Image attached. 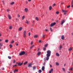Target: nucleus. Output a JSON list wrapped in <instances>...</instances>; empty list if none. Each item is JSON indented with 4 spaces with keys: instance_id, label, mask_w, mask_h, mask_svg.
<instances>
[{
    "instance_id": "nucleus-49",
    "label": "nucleus",
    "mask_w": 73,
    "mask_h": 73,
    "mask_svg": "<svg viewBox=\"0 0 73 73\" xmlns=\"http://www.w3.org/2000/svg\"><path fill=\"white\" fill-rule=\"evenodd\" d=\"M16 64H18V65H19V63H18L17 62H16Z\"/></svg>"
},
{
    "instance_id": "nucleus-23",
    "label": "nucleus",
    "mask_w": 73,
    "mask_h": 73,
    "mask_svg": "<svg viewBox=\"0 0 73 73\" xmlns=\"http://www.w3.org/2000/svg\"><path fill=\"white\" fill-rule=\"evenodd\" d=\"M25 23H26V24H29V22H28V20H26L25 22Z\"/></svg>"
},
{
    "instance_id": "nucleus-33",
    "label": "nucleus",
    "mask_w": 73,
    "mask_h": 73,
    "mask_svg": "<svg viewBox=\"0 0 73 73\" xmlns=\"http://www.w3.org/2000/svg\"><path fill=\"white\" fill-rule=\"evenodd\" d=\"M42 38H44L45 37V35H42Z\"/></svg>"
},
{
    "instance_id": "nucleus-44",
    "label": "nucleus",
    "mask_w": 73,
    "mask_h": 73,
    "mask_svg": "<svg viewBox=\"0 0 73 73\" xmlns=\"http://www.w3.org/2000/svg\"><path fill=\"white\" fill-rule=\"evenodd\" d=\"M12 26H10V27H9V29H12Z\"/></svg>"
},
{
    "instance_id": "nucleus-15",
    "label": "nucleus",
    "mask_w": 73,
    "mask_h": 73,
    "mask_svg": "<svg viewBox=\"0 0 73 73\" xmlns=\"http://www.w3.org/2000/svg\"><path fill=\"white\" fill-rule=\"evenodd\" d=\"M56 56H60V54H59L58 53H56Z\"/></svg>"
},
{
    "instance_id": "nucleus-32",
    "label": "nucleus",
    "mask_w": 73,
    "mask_h": 73,
    "mask_svg": "<svg viewBox=\"0 0 73 73\" xmlns=\"http://www.w3.org/2000/svg\"><path fill=\"white\" fill-rule=\"evenodd\" d=\"M62 70H63L64 71V72H65V68H62Z\"/></svg>"
},
{
    "instance_id": "nucleus-19",
    "label": "nucleus",
    "mask_w": 73,
    "mask_h": 73,
    "mask_svg": "<svg viewBox=\"0 0 73 73\" xmlns=\"http://www.w3.org/2000/svg\"><path fill=\"white\" fill-rule=\"evenodd\" d=\"M72 50V48H69V49H68V50L69 51H71V50Z\"/></svg>"
},
{
    "instance_id": "nucleus-24",
    "label": "nucleus",
    "mask_w": 73,
    "mask_h": 73,
    "mask_svg": "<svg viewBox=\"0 0 73 73\" xmlns=\"http://www.w3.org/2000/svg\"><path fill=\"white\" fill-rule=\"evenodd\" d=\"M21 30H22V27H21L19 28V31H21Z\"/></svg>"
},
{
    "instance_id": "nucleus-40",
    "label": "nucleus",
    "mask_w": 73,
    "mask_h": 73,
    "mask_svg": "<svg viewBox=\"0 0 73 73\" xmlns=\"http://www.w3.org/2000/svg\"><path fill=\"white\" fill-rule=\"evenodd\" d=\"M8 58H9V59H11V56H8Z\"/></svg>"
},
{
    "instance_id": "nucleus-8",
    "label": "nucleus",
    "mask_w": 73,
    "mask_h": 73,
    "mask_svg": "<svg viewBox=\"0 0 73 73\" xmlns=\"http://www.w3.org/2000/svg\"><path fill=\"white\" fill-rule=\"evenodd\" d=\"M25 12H27L28 11V8H25Z\"/></svg>"
},
{
    "instance_id": "nucleus-51",
    "label": "nucleus",
    "mask_w": 73,
    "mask_h": 73,
    "mask_svg": "<svg viewBox=\"0 0 73 73\" xmlns=\"http://www.w3.org/2000/svg\"><path fill=\"white\" fill-rule=\"evenodd\" d=\"M43 65H45V62H44L43 63Z\"/></svg>"
},
{
    "instance_id": "nucleus-53",
    "label": "nucleus",
    "mask_w": 73,
    "mask_h": 73,
    "mask_svg": "<svg viewBox=\"0 0 73 73\" xmlns=\"http://www.w3.org/2000/svg\"><path fill=\"white\" fill-rule=\"evenodd\" d=\"M49 73H52V72L51 71H49Z\"/></svg>"
},
{
    "instance_id": "nucleus-56",
    "label": "nucleus",
    "mask_w": 73,
    "mask_h": 73,
    "mask_svg": "<svg viewBox=\"0 0 73 73\" xmlns=\"http://www.w3.org/2000/svg\"><path fill=\"white\" fill-rule=\"evenodd\" d=\"M70 7V5H69L67 7V8H69Z\"/></svg>"
},
{
    "instance_id": "nucleus-17",
    "label": "nucleus",
    "mask_w": 73,
    "mask_h": 73,
    "mask_svg": "<svg viewBox=\"0 0 73 73\" xmlns=\"http://www.w3.org/2000/svg\"><path fill=\"white\" fill-rule=\"evenodd\" d=\"M17 71H18V70H15L13 72H14V73H15L16 72H17Z\"/></svg>"
},
{
    "instance_id": "nucleus-18",
    "label": "nucleus",
    "mask_w": 73,
    "mask_h": 73,
    "mask_svg": "<svg viewBox=\"0 0 73 73\" xmlns=\"http://www.w3.org/2000/svg\"><path fill=\"white\" fill-rule=\"evenodd\" d=\"M15 4V2H13L12 3H10V5H13Z\"/></svg>"
},
{
    "instance_id": "nucleus-30",
    "label": "nucleus",
    "mask_w": 73,
    "mask_h": 73,
    "mask_svg": "<svg viewBox=\"0 0 73 73\" xmlns=\"http://www.w3.org/2000/svg\"><path fill=\"white\" fill-rule=\"evenodd\" d=\"M3 46V44L0 43V47H1Z\"/></svg>"
},
{
    "instance_id": "nucleus-59",
    "label": "nucleus",
    "mask_w": 73,
    "mask_h": 73,
    "mask_svg": "<svg viewBox=\"0 0 73 73\" xmlns=\"http://www.w3.org/2000/svg\"><path fill=\"white\" fill-rule=\"evenodd\" d=\"M2 70H4V68H2Z\"/></svg>"
},
{
    "instance_id": "nucleus-29",
    "label": "nucleus",
    "mask_w": 73,
    "mask_h": 73,
    "mask_svg": "<svg viewBox=\"0 0 73 73\" xmlns=\"http://www.w3.org/2000/svg\"><path fill=\"white\" fill-rule=\"evenodd\" d=\"M36 68V67H35V66H33V70H35V69Z\"/></svg>"
},
{
    "instance_id": "nucleus-39",
    "label": "nucleus",
    "mask_w": 73,
    "mask_h": 73,
    "mask_svg": "<svg viewBox=\"0 0 73 73\" xmlns=\"http://www.w3.org/2000/svg\"><path fill=\"white\" fill-rule=\"evenodd\" d=\"M9 46H10V48H11L12 47V44H10L9 45Z\"/></svg>"
},
{
    "instance_id": "nucleus-16",
    "label": "nucleus",
    "mask_w": 73,
    "mask_h": 73,
    "mask_svg": "<svg viewBox=\"0 0 73 73\" xmlns=\"http://www.w3.org/2000/svg\"><path fill=\"white\" fill-rule=\"evenodd\" d=\"M37 37H38V35H35L34 36V38H37Z\"/></svg>"
},
{
    "instance_id": "nucleus-13",
    "label": "nucleus",
    "mask_w": 73,
    "mask_h": 73,
    "mask_svg": "<svg viewBox=\"0 0 73 73\" xmlns=\"http://www.w3.org/2000/svg\"><path fill=\"white\" fill-rule=\"evenodd\" d=\"M41 52H38L37 54V55H38V56H40V54H41Z\"/></svg>"
},
{
    "instance_id": "nucleus-7",
    "label": "nucleus",
    "mask_w": 73,
    "mask_h": 73,
    "mask_svg": "<svg viewBox=\"0 0 73 73\" xmlns=\"http://www.w3.org/2000/svg\"><path fill=\"white\" fill-rule=\"evenodd\" d=\"M64 22H65V21L64 20H62L61 21V22L60 23V24L61 25H62V24H63L64 23Z\"/></svg>"
},
{
    "instance_id": "nucleus-4",
    "label": "nucleus",
    "mask_w": 73,
    "mask_h": 73,
    "mask_svg": "<svg viewBox=\"0 0 73 73\" xmlns=\"http://www.w3.org/2000/svg\"><path fill=\"white\" fill-rule=\"evenodd\" d=\"M62 12H64V15H66V12H67L68 11L66 10H62Z\"/></svg>"
},
{
    "instance_id": "nucleus-43",
    "label": "nucleus",
    "mask_w": 73,
    "mask_h": 73,
    "mask_svg": "<svg viewBox=\"0 0 73 73\" xmlns=\"http://www.w3.org/2000/svg\"><path fill=\"white\" fill-rule=\"evenodd\" d=\"M33 46H34V45H33V46H31L30 48V49H32V48H33Z\"/></svg>"
},
{
    "instance_id": "nucleus-37",
    "label": "nucleus",
    "mask_w": 73,
    "mask_h": 73,
    "mask_svg": "<svg viewBox=\"0 0 73 73\" xmlns=\"http://www.w3.org/2000/svg\"><path fill=\"white\" fill-rule=\"evenodd\" d=\"M73 70V68H71L70 69H69V70Z\"/></svg>"
},
{
    "instance_id": "nucleus-45",
    "label": "nucleus",
    "mask_w": 73,
    "mask_h": 73,
    "mask_svg": "<svg viewBox=\"0 0 73 73\" xmlns=\"http://www.w3.org/2000/svg\"><path fill=\"white\" fill-rule=\"evenodd\" d=\"M53 69L51 68V69L50 71H51V72H52V71H53Z\"/></svg>"
},
{
    "instance_id": "nucleus-55",
    "label": "nucleus",
    "mask_w": 73,
    "mask_h": 73,
    "mask_svg": "<svg viewBox=\"0 0 73 73\" xmlns=\"http://www.w3.org/2000/svg\"><path fill=\"white\" fill-rule=\"evenodd\" d=\"M31 1V0H28V1L29 2H30V1Z\"/></svg>"
},
{
    "instance_id": "nucleus-2",
    "label": "nucleus",
    "mask_w": 73,
    "mask_h": 73,
    "mask_svg": "<svg viewBox=\"0 0 73 73\" xmlns=\"http://www.w3.org/2000/svg\"><path fill=\"white\" fill-rule=\"evenodd\" d=\"M26 33H27V31H24L23 32V37L24 38H25L27 37V35H26Z\"/></svg>"
},
{
    "instance_id": "nucleus-28",
    "label": "nucleus",
    "mask_w": 73,
    "mask_h": 73,
    "mask_svg": "<svg viewBox=\"0 0 73 73\" xmlns=\"http://www.w3.org/2000/svg\"><path fill=\"white\" fill-rule=\"evenodd\" d=\"M48 44H46L45 45H44V47H47L48 46Z\"/></svg>"
},
{
    "instance_id": "nucleus-10",
    "label": "nucleus",
    "mask_w": 73,
    "mask_h": 73,
    "mask_svg": "<svg viewBox=\"0 0 73 73\" xmlns=\"http://www.w3.org/2000/svg\"><path fill=\"white\" fill-rule=\"evenodd\" d=\"M8 17L9 19H11V15H8Z\"/></svg>"
},
{
    "instance_id": "nucleus-6",
    "label": "nucleus",
    "mask_w": 73,
    "mask_h": 73,
    "mask_svg": "<svg viewBox=\"0 0 73 73\" xmlns=\"http://www.w3.org/2000/svg\"><path fill=\"white\" fill-rule=\"evenodd\" d=\"M32 63H30L29 64L28 67L29 68H30L31 67H32Z\"/></svg>"
},
{
    "instance_id": "nucleus-9",
    "label": "nucleus",
    "mask_w": 73,
    "mask_h": 73,
    "mask_svg": "<svg viewBox=\"0 0 73 73\" xmlns=\"http://www.w3.org/2000/svg\"><path fill=\"white\" fill-rule=\"evenodd\" d=\"M61 38L62 40H64V35H62L61 37Z\"/></svg>"
},
{
    "instance_id": "nucleus-46",
    "label": "nucleus",
    "mask_w": 73,
    "mask_h": 73,
    "mask_svg": "<svg viewBox=\"0 0 73 73\" xmlns=\"http://www.w3.org/2000/svg\"><path fill=\"white\" fill-rule=\"evenodd\" d=\"M50 30L51 31V32H52V29L51 28H50Z\"/></svg>"
},
{
    "instance_id": "nucleus-63",
    "label": "nucleus",
    "mask_w": 73,
    "mask_h": 73,
    "mask_svg": "<svg viewBox=\"0 0 73 73\" xmlns=\"http://www.w3.org/2000/svg\"><path fill=\"white\" fill-rule=\"evenodd\" d=\"M39 42H41V40H39Z\"/></svg>"
},
{
    "instance_id": "nucleus-42",
    "label": "nucleus",
    "mask_w": 73,
    "mask_h": 73,
    "mask_svg": "<svg viewBox=\"0 0 73 73\" xmlns=\"http://www.w3.org/2000/svg\"><path fill=\"white\" fill-rule=\"evenodd\" d=\"M15 62H16V60H14L13 61V63L14 64L15 63Z\"/></svg>"
},
{
    "instance_id": "nucleus-41",
    "label": "nucleus",
    "mask_w": 73,
    "mask_h": 73,
    "mask_svg": "<svg viewBox=\"0 0 73 73\" xmlns=\"http://www.w3.org/2000/svg\"><path fill=\"white\" fill-rule=\"evenodd\" d=\"M56 14H57V15H58V14L59 13V12L58 11H57L56 12Z\"/></svg>"
},
{
    "instance_id": "nucleus-47",
    "label": "nucleus",
    "mask_w": 73,
    "mask_h": 73,
    "mask_svg": "<svg viewBox=\"0 0 73 73\" xmlns=\"http://www.w3.org/2000/svg\"><path fill=\"white\" fill-rule=\"evenodd\" d=\"M16 46H18L19 45V44L17 43H16Z\"/></svg>"
},
{
    "instance_id": "nucleus-25",
    "label": "nucleus",
    "mask_w": 73,
    "mask_h": 73,
    "mask_svg": "<svg viewBox=\"0 0 73 73\" xmlns=\"http://www.w3.org/2000/svg\"><path fill=\"white\" fill-rule=\"evenodd\" d=\"M14 43V40H12L11 42V44H13Z\"/></svg>"
},
{
    "instance_id": "nucleus-58",
    "label": "nucleus",
    "mask_w": 73,
    "mask_h": 73,
    "mask_svg": "<svg viewBox=\"0 0 73 73\" xmlns=\"http://www.w3.org/2000/svg\"><path fill=\"white\" fill-rule=\"evenodd\" d=\"M31 45H32V44H33V42H31Z\"/></svg>"
},
{
    "instance_id": "nucleus-36",
    "label": "nucleus",
    "mask_w": 73,
    "mask_h": 73,
    "mask_svg": "<svg viewBox=\"0 0 73 73\" xmlns=\"http://www.w3.org/2000/svg\"><path fill=\"white\" fill-rule=\"evenodd\" d=\"M56 5V4L55 3H54L53 5H52V7H54V6H55Z\"/></svg>"
},
{
    "instance_id": "nucleus-64",
    "label": "nucleus",
    "mask_w": 73,
    "mask_h": 73,
    "mask_svg": "<svg viewBox=\"0 0 73 73\" xmlns=\"http://www.w3.org/2000/svg\"><path fill=\"white\" fill-rule=\"evenodd\" d=\"M26 4H28V2L27 1H26Z\"/></svg>"
},
{
    "instance_id": "nucleus-31",
    "label": "nucleus",
    "mask_w": 73,
    "mask_h": 73,
    "mask_svg": "<svg viewBox=\"0 0 73 73\" xmlns=\"http://www.w3.org/2000/svg\"><path fill=\"white\" fill-rule=\"evenodd\" d=\"M43 50L45 51L46 50V48L44 47L43 48Z\"/></svg>"
},
{
    "instance_id": "nucleus-34",
    "label": "nucleus",
    "mask_w": 73,
    "mask_h": 73,
    "mask_svg": "<svg viewBox=\"0 0 73 73\" xmlns=\"http://www.w3.org/2000/svg\"><path fill=\"white\" fill-rule=\"evenodd\" d=\"M71 7H73V2L71 3Z\"/></svg>"
},
{
    "instance_id": "nucleus-22",
    "label": "nucleus",
    "mask_w": 73,
    "mask_h": 73,
    "mask_svg": "<svg viewBox=\"0 0 73 73\" xmlns=\"http://www.w3.org/2000/svg\"><path fill=\"white\" fill-rule=\"evenodd\" d=\"M28 63V62L26 61V62H25V63H24V65H26V64H27Z\"/></svg>"
},
{
    "instance_id": "nucleus-57",
    "label": "nucleus",
    "mask_w": 73,
    "mask_h": 73,
    "mask_svg": "<svg viewBox=\"0 0 73 73\" xmlns=\"http://www.w3.org/2000/svg\"><path fill=\"white\" fill-rule=\"evenodd\" d=\"M45 31H46V32H47V31H48V29H45Z\"/></svg>"
},
{
    "instance_id": "nucleus-52",
    "label": "nucleus",
    "mask_w": 73,
    "mask_h": 73,
    "mask_svg": "<svg viewBox=\"0 0 73 73\" xmlns=\"http://www.w3.org/2000/svg\"><path fill=\"white\" fill-rule=\"evenodd\" d=\"M28 35H29V36H31V34H30V33H29Z\"/></svg>"
},
{
    "instance_id": "nucleus-11",
    "label": "nucleus",
    "mask_w": 73,
    "mask_h": 73,
    "mask_svg": "<svg viewBox=\"0 0 73 73\" xmlns=\"http://www.w3.org/2000/svg\"><path fill=\"white\" fill-rule=\"evenodd\" d=\"M19 64H18V66H21L23 64V62H22L21 63L20 62H19Z\"/></svg>"
},
{
    "instance_id": "nucleus-50",
    "label": "nucleus",
    "mask_w": 73,
    "mask_h": 73,
    "mask_svg": "<svg viewBox=\"0 0 73 73\" xmlns=\"http://www.w3.org/2000/svg\"><path fill=\"white\" fill-rule=\"evenodd\" d=\"M20 17V15H18V17Z\"/></svg>"
},
{
    "instance_id": "nucleus-20",
    "label": "nucleus",
    "mask_w": 73,
    "mask_h": 73,
    "mask_svg": "<svg viewBox=\"0 0 73 73\" xmlns=\"http://www.w3.org/2000/svg\"><path fill=\"white\" fill-rule=\"evenodd\" d=\"M25 18V16H23L22 17V20H24V19Z\"/></svg>"
},
{
    "instance_id": "nucleus-61",
    "label": "nucleus",
    "mask_w": 73,
    "mask_h": 73,
    "mask_svg": "<svg viewBox=\"0 0 73 73\" xmlns=\"http://www.w3.org/2000/svg\"><path fill=\"white\" fill-rule=\"evenodd\" d=\"M61 4H62V5L64 4V3H61Z\"/></svg>"
},
{
    "instance_id": "nucleus-3",
    "label": "nucleus",
    "mask_w": 73,
    "mask_h": 73,
    "mask_svg": "<svg viewBox=\"0 0 73 73\" xmlns=\"http://www.w3.org/2000/svg\"><path fill=\"white\" fill-rule=\"evenodd\" d=\"M25 54V51H23L21 52L19 54V55L20 56H22V55H24Z\"/></svg>"
},
{
    "instance_id": "nucleus-26",
    "label": "nucleus",
    "mask_w": 73,
    "mask_h": 73,
    "mask_svg": "<svg viewBox=\"0 0 73 73\" xmlns=\"http://www.w3.org/2000/svg\"><path fill=\"white\" fill-rule=\"evenodd\" d=\"M35 19L37 20V21H38L39 20V19L37 17H36Z\"/></svg>"
},
{
    "instance_id": "nucleus-48",
    "label": "nucleus",
    "mask_w": 73,
    "mask_h": 73,
    "mask_svg": "<svg viewBox=\"0 0 73 73\" xmlns=\"http://www.w3.org/2000/svg\"><path fill=\"white\" fill-rule=\"evenodd\" d=\"M17 66V65L15 64V65L13 66V67L14 68L15 66Z\"/></svg>"
},
{
    "instance_id": "nucleus-54",
    "label": "nucleus",
    "mask_w": 73,
    "mask_h": 73,
    "mask_svg": "<svg viewBox=\"0 0 73 73\" xmlns=\"http://www.w3.org/2000/svg\"><path fill=\"white\" fill-rule=\"evenodd\" d=\"M9 11H10L8 9H7V12H9Z\"/></svg>"
},
{
    "instance_id": "nucleus-1",
    "label": "nucleus",
    "mask_w": 73,
    "mask_h": 73,
    "mask_svg": "<svg viewBox=\"0 0 73 73\" xmlns=\"http://www.w3.org/2000/svg\"><path fill=\"white\" fill-rule=\"evenodd\" d=\"M47 54H46V57L44 58V61H46V60L48 61V60H49V57H50V54H51V51L50 50H47Z\"/></svg>"
},
{
    "instance_id": "nucleus-21",
    "label": "nucleus",
    "mask_w": 73,
    "mask_h": 73,
    "mask_svg": "<svg viewBox=\"0 0 73 73\" xmlns=\"http://www.w3.org/2000/svg\"><path fill=\"white\" fill-rule=\"evenodd\" d=\"M56 65H59V63L57 62H56Z\"/></svg>"
},
{
    "instance_id": "nucleus-5",
    "label": "nucleus",
    "mask_w": 73,
    "mask_h": 73,
    "mask_svg": "<svg viewBox=\"0 0 73 73\" xmlns=\"http://www.w3.org/2000/svg\"><path fill=\"white\" fill-rule=\"evenodd\" d=\"M56 23L54 22V23H52L51 25H50V27H53V26H54V25H56Z\"/></svg>"
},
{
    "instance_id": "nucleus-60",
    "label": "nucleus",
    "mask_w": 73,
    "mask_h": 73,
    "mask_svg": "<svg viewBox=\"0 0 73 73\" xmlns=\"http://www.w3.org/2000/svg\"><path fill=\"white\" fill-rule=\"evenodd\" d=\"M66 65V64H64V66H65Z\"/></svg>"
},
{
    "instance_id": "nucleus-62",
    "label": "nucleus",
    "mask_w": 73,
    "mask_h": 73,
    "mask_svg": "<svg viewBox=\"0 0 73 73\" xmlns=\"http://www.w3.org/2000/svg\"><path fill=\"white\" fill-rule=\"evenodd\" d=\"M2 2L3 3H4V1H2Z\"/></svg>"
},
{
    "instance_id": "nucleus-38",
    "label": "nucleus",
    "mask_w": 73,
    "mask_h": 73,
    "mask_svg": "<svg viewBox=\"0 0 73 73\" xmlns=\"http://www.w3.org/2000/svg\"><path fill=\"white\" fill-rule=\"evenodd\" d=\"M8 42V40H5V42Z\"/></svg>"
},
{
    "instance_id": "nucleus-27",
    "label": "nucleus",
    "mask_w": 73,
    "mask_h": 73,
    "mask_svg": "<svg viewBox=\"0 0 73 73\" xmlns=\"http://www.w3.org/2000/svg\"><path fill=\"white\" fill-rule=\"evenodd\" d=\"M38 72L39 73H41V72H42V71H41V70H38Z\"/></svg>"
},
{
    "instance_id": "nucleus-12",
    "label": "nucleus",
    "mask_w": 73,
    "mask_h": 73,
    "mask_svg": "<svg viewBox=\"0 0 73 73\" xmlns=\"http://www.w3.org/2000/svg\"><path fill=\"white\" fill-rule=\"evenodd\" d=\"M45 69V67L44 66H43L42 68V70L43 71H44V70Z\"/></svg>"
},
{
    "instance_id": "nucleus-14",
    "label": "nucleus",
    "mask_w": 73,
    "mask_h": 73,
    "mask_svg": "<svg viewBox=\"0 0 73 73\" xmlns=\"http://www.w3.org/2000/svg\"><path fill=\"white\" fill-rule=\"evenodd\" d=\"M60 48H59V50H61V49H62V45H60L59 46Z\"/></svg>"
},
{
    "instance_id": "nucleus-35",
    "label": "nucleus",
    "mask_w": 73,
    "mask_h": 73,
    "mask_svg": "<svg viewBox=\"0 0 73 73\" xmlns=\"http://www.w3.org/2000/svg\"><path fill=\"white\" fill-rule=\"evenodd\" d=\"M49 10H51L52 9V7L50 6L49 7Z\"/></svg>"
}]
</instances>
